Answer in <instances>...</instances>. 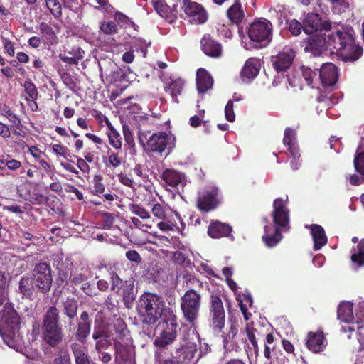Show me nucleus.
I'll return each mask as SVG.
<instances>
[{
	"instance_id": "1",
	"label": "nucleus",
	"mask_w": 364,
	"mask_h": 364,
	"mask_svg": "<svg viewBox=\"0 0 364 364\" xmlns=\"http://www.w3.org/2000/svg\"><path fill=\"white\" fill-rule=\"evenodd\" d=\"M186 287L188 289L181 300V309L184 320L194 326L199 316L201 306V295L193 288H202L203 283L194 276H186Z\"/></svg>"
},
{
	"instance_id": "2",
	"label": "nucleus",
	"mask_w": 364,
	"mask_h": 364,
	"mask_svg": "<svg viewBox=\"0 0 364 364\" xmlns=\"http://www.w3.org/2000/svg\"><path fill=\"white\" fill-rule=\"evenodd\" d=\"M137 312L143 324L151 326L163 317L164 302L162 298L156 294L145 292L137 303Z\"/></svg>"
},
{
	"instance_id": "3",
	"label": "nucleus",
	"mask_w": 364,
	"mask_h": 364,
	"mask_svg": "<svg viewBox=\"0 0 364 364\" xmlns=\"http://www.w3.org/2000/svg\"><path fill=\"white\" fill-rule=\"evenodd\" d=\"M20 317L10 306L6 304L0 319V335L4 343L15 348L19 339Z\"/></svg>"
},
{
	"instance_id": "4",
	"label": "nucleus",
	"mask_w": 364,
	"mask_h": 364,
	"mask_svg": "<svg viewBox=\"0 0 364 364\" xmlns=\"http://www.w3.org/2000/svg\"><path fill=\"white\" fill-rule=\"evenodd\" d=\"M59 311L50 306L43 318L42 334L43 341L50 347L58 346L63 338V329L59 325Z\"/></svg>"
},
{
	"instance_id": "5",
	"label": "nucleus",
	"mask_w": 364,
	"mask_h": 364,
	"mask_svg": "<svg viewBox=\"0 0 364 364\" xmlns=\"http://www.w3.org/2000/svg\"><path fill=\"white\" fill-rule=\"evenodd\" d=\"M247 32L253 48H265L272 40L273 25L267 18H257L250 24Z\"/></svg>"
},
{
	"instance_id": "6",
	"label": "nucleus",
	"mask_w": 364,
	"mask_h": 364,
	"mask_svg": "<svg viewBox=\"0 0 364 364\" xmlns=\"http://www.w3.org/2000/svg\"><path fill=\"white\" fill-rule=\"evenodd\" d=\"M208 321L209 327L214 333L223 331L225 323V311L221 294L219 292H213L208 300Z\"/></svg>"
},
{
	"instance_id": "7",
	"label": "nucleus",
	"mask_w": 364,
	"mask_h": 364,
	"mask_svg": "<svg viewBox=\"0 0 364 364\" xmlns=\"http://www.w3.org/2000/svg\"><path fill=\"white\" fill-rule=\"evenodd\" d=\"M146 139V136L143 132H139V141L147 154H162L166 149H171L174 146L172 136L164 132L153 134L147 139L146 143H145Z\"/></svg>"
},
{
	"instance_id": "8",
	"label": "nucleus",
	"mask_w": 364,
	"mask_h": 364,
	"mask_svg": "<svg viewBox=\"0 0 364 364\" xmlns=\"http://www.w3.org/2000/svg\"><path fill=\"white\" fill-rule=\"evenodd\" d=\"M51 272L50 264L45 262L36 264L32 272L35 287L43 294H48L51 289L53 282Z\"/></svg>"
},
{
	"instance_id": "9",
	"label": "nucleus",
	"mask_w": 364,
	"mask_h": 364,
	"mask_svg": "<svg viewBox=\"0 0 364 364\" xmlns=\"http://www.w3.org/2000/svg\"><path fill=\"white\" fill-rule=\"evenodd\" d=\"M351 34H355L353 28L348 26H342L340 29L336 31H325L324 36L326 41L328 50H331V54L336 55L344 45L349 40Z\"/></svg>"
},
{
	"instance_id": "10",
	"label": "nucleus",
	"mask_w": 364,
	"mask_h": 364,
	"mask_svg": "<svg viewBox=\"0 0 364 364\" xmlns=\"http://www.w3.org/2000/svg\"><path fill=\"white\" fill-rule=\"evenodd\" d=\"M181 9L191 24H204L208 19V13L205 8L201 4L192 0H182Z\"/></svg>"
},
{
	"instance_id": "11",
	"label": "nucleus",
	"mask_w": 364,
	"mask_h": 364,
	"mask_svg": "<svg viewBox=\"0 0 364 364\" xmlns=\"http://www.w3.org/2000/svg\"><path fill=\"white\" fill-rule=\"evenodd\" d=\"M196 203L198 209L201 212L208 213L215 209L220 204L218 188L215 186H208L199 191Z\"/></svg>"
},
{
	"instance_id": "12",
	"label": "nucleus",
	"mask_w": 364,
	"mask_h": 364,
	"mask_svg": "<svg viewBox=\"0 0 364 364\" xmlns=\"http://www.w3.org/2000/svg\"><path fill=\"white\" fill-rule=\"evenodd\" d=\"M363 54V47L356 43L355 34H351L348 42L344 43L336 56L345 63H353L358 60Z\"/></svg>"
},
{
	"instance_id": "13",
	"label": "nucleus",
	"mask_w": 364,
	"mask_h": 364,
	"mask_svg": "<svg viewBox=\"0 0 364 364\" xmlns=\"http://www.w3.org/2000/svg\"><path fill=\"white\" fill-rule=\"evenodd\" d=\"M113 345L116 364H136V351L133 343L117 342Z\"/></svg>"
},
{
	"instance_id": "14",
	"label": "nucleus",
	"mask_w": 364,
	"mask_h": 364,
	"mask_svg": "<svg viewBox=\"0 0 364 364\" xmlns=\"http://www.w3.org/2000/svg\"><path fill=\"white\" fill-rule=\"evenodd\" d=\"M286 200L281 198H276L273 202L272 218L275 227L285 228L289 223V210L287 207Z\"/></svg>"
},
{
	"instance_id": "15",
	"label": "nucleus",
	"mask_w": 364,
	"mask_h": 364,
	"mask_svg": "<svg viewBox=\"0 0 364 364\" xmlns=\"http://www.w3.org/2000/svg\"><path fill=\"white\" fill-rule=\"evenodd\" d=\"M331 28H332L331 23L329 21L322 22L321 16L317 14H308L303 21V30L306 33L330 31Z\"/></svg>"
},
{
	"instance_id": "16",
	"label": "nucleus",
	"mask_w": 364,
	"mask_h": 364,
	"mask_svg": "<svg viewBox=\"0 0 364 364\" xmlns=\"http://www.w3.org/2000/svg\"><path fill=\"white\" fill-rule=\"evenodd\" d=\"M203 53L212 58H220L223 55V45L210 34L205 33L200 41Z\"/></svg>"
},
{
	"instance_id": "17",
	"label": "nucleus",
	"mask_w": 364,
	"mask_h": 364,
	"mask_svg": "<svg viewBox=\"0 0 364 364\" xmlns=\"http://www.w3.org/2000/svg\"><path fill=\"white\" fill-rule=\"evenodd\" d=\"M301 46L306 53H311L315 56L320 55L328 50L324 33L304 39L301 42Z\"/></svg>"
},
{
	"instance_id": "18",
	"label": "nucleus",
	"mask_w": 364,
	"mask_h": 364,
	"mask_svg": "<svg viewBox=\"0 0 364 364\" xmlns=\"http://www.w3.org/2000/svg\"><path fill=\"white\" fill-rule=\"evenodd\" d=\"M318 78L324 88L334 87L338 79V68L331 63L323 64L318 69Z\"/></svg>"
},
{
	"instance_id": "19",
	"label": "nucleus",
	"mask_w": 364,
	"mask_h": 364,
	"mask_svg": "<svg viewBox=\"0 0 364 364\" xmlns=\"http://www.w3.org/2000/svg\"><path fill=\"white\" fill-rule=\"evenodd\" d=\"M296 56V52L290 48H285L279 52L276 56H272V63L273 68L277 72H284L287 70Z\"/></svg>"
},
{
	"instance_id": "20",
	"label": "nucleus",
	"mask_w": 364,
	"mask_h": 364,
	"mask_svg": "<svg viewBox=\"0 0 364 364\" xmlns=\"http://www.w3.org/2000/svg\"><path fill=\"white\" fill-rule=\"evenodd\" d=\"M112 327L114 332L115 337L113 339V344L117 342L121 343H133L130 331L128 329L126 322L120 317L114 318Z\"/></svg>"
},
{
	"instance_id": "21",
	"label": "nucleus",
	"mask_w": 364,
	"mask_h": 364,
	"mask_svg": "<svg viewBox=\"0 0 364 364\" xmlns=\"http://www.w3.org/2000/svg\"><path fill=\"white\" fill-rule=\"evenodd\" d=\"M324 340L323 331L318 330L316 332H309L307 334L305 344L309 350L318 353L323 351L326 347Z\"/></svg>"
},
{
	"instance_id": "22",
	"label": "nucleus",
	"mask_w": 364,
	"mask_h": 364,
	"mask_svg": "<svg viewBox=\"0 0 364 364\" xmlns=\"http://www.w3.org/2000/svg\"><path fill=\"white\" fill-rule=\"evenodd\" d=\"M226 13L231 23L236 25L237 27H240L246 18L240 0H235L233 4L228 9Z\"/></svg>"
},
{
	"instance_id": "23",
	"label": "nucleus",
	"mask_w": 364,
	"mask_h": 364,
	"mask_svg": "<svg viewBox=\"0 0 364 364\" xmlns=\"http://www.w3.org/2000/svg\"><path fill=\"white\" fill-rule=\"evenodd\" d=\"M232 230V227L225 223L212 220L208 226V235L212 238L228 237Z\"/></svg>"
},
{
	"instance_id": "24",
	"label": "nucleus",
	"mask_w": 364,
	"mask_h": 364,
	"mask_svg": "<svg viewBox=\"0 0 364 364\" xmlns=\"http://www.w3.org/2000/svg\"><path fill=\"white\" fill-rule=\"evenodd\" d=\"M259 71V63L255 58H249L246 60L241 72L240 76L243 82H247L255 78Z\"/></svg>"
},
{
	"instance_id": "25",
	"label": "nucleus",
	"mask_w": 364,
	"mask_h": 364,
	"mask_svg": "<svg viewBox=\"0 0 364 364\" xmlns=\"http://www.w3.org/2000/svg\"><path fill=\"white\" fill-rule=\"evenodd\" d=\"M264 230L262 241L268 247L276 246L282 240V233L278 227L265 225Z\"/></svg>"
},
{
	"instance_id": "26",
	"label": "nucleus",
	"mask_w": 364,
	"mask_h": 364,
	"mask_svg": "<svg viewBox=\"0 0 364 364\" xmlns=\"http://www.w3.org/2000/svg\"><path fill=\"white\" fill-rule=\"evenodd\" d=\"M306 228H309L311 231L314 250H319L326 245L328 239L322 226L312 224L306 226Z\"/></svg>"
},
{
	"instance_id": "27",
	"label": "nucleus",
	"mask_w": 364,
	"mask_h": 364,
	"mask_svg": "<svg viewBox=\"0 0 364 364\" xmlns=\"http://www.w3.org/2000/svg\"><path fill=\"white\" fill-rule=\"evenodd\" d=\"M213 84L211 75L204 69L200 68L196 73V86L198 92L205 93L210 89Z\"/></svg>"
},
{
	"instance_id": "28",
	"label": "nucleus",
	"mask_w": 364,
	"mask_h": 364,
	"mask_svg": "<svg viewBox=\"0 0 364 364\" xmlns=\"http://www.w3.org/2000/svg\"><path fill=\"white\" fill-rule=\"evenodd\" d=\"M159 324L162 326L163 331L178 333L177 316L170 309L165 310L161 322Z\"/></svg>"
},
{
	"instance_id": "29",
	"label": "nucleus",
	"mask_w": 364,
	"mask_h": 364,
	"mask_svg": "<svg viewBox=\"0 0 364 364\" xmlns=\"http://www.w3.org/2000/svg\"><path fill=\"white\" fill-rule=\"evenodd\" d=\"M154 356V364H182V361L169 353L168 348L156 349Z\"/></svg>"
},
{
	"instance_id": "30",
	"label": "nucleus",
	"mask_w": 364,
	"mask_h": 364,
	"mask_svg": "<svg viewBox=\"0 0 364 364\" xmlns=\"http://www.w3.org/2000/svg\"><path fill=\"white\" fill-rule=\"evenodd\" d=\"M35 288L34 282L31 277L25 275L21 278L18 282V290L23 297L32 300Z\"/></svg>"
},
{
	"instance_id": "31",
	"label": "nucleus",
	"mask_w": 364,
	"mask_h": 364,
	"mask_svg": "<svg viewBox=\"0 0 364 364\" xmlns=\"http://www.w3.org/2000/svg\"><path fill=\"white\" fill-rule=\"evenodd\" d=\"M185 176L183 173L174 169L168 168L164 171L161 175L162 180L171 187H176L182 182Z\"/></svg>"
},
{
	"instance_id": "32",
	"label": "nucleus",
	"mask_w": 364,
	"mask_h": 364,
	"mask_svg": "<svg viewBox=\"0 0 364 364\" xmlns=\"http://www.w3.org/2000/svg\"><path fill=\"white\" fill-rule=\"evenodd\" d=\"M338 318L350 324L354 320L353 305L348 302L341 303L337 310Z\"/></svg>"
},
{
	"instance_id": "33",
	"label": "nucleus",
	"mask_w": 364,
	"mask_h": 364,
	"mask_svg": "<svg viewBox=\"0 0 364 364\" xmlns=\"http://www.w3.org/2000/svg\"><path fill=\"white\" fill-rule=\"evenodd\" d=\"M120 290L124 306L127 308H130L136 298L134 284L125 282Z\"/></svg>"
},
{
	"instance_id": "34",
	"label": "nucleus",
	"mask_w": 364,
	"mask_h": 364,
	"mask_svg": "<svg viewBox=\"0 0 364 364\" xmlns=\"http://www.w3.org/2000/svg\"><path fill=\"white\" fill-rule=\"evenodd\" d=\"M177 335V332L161 331L159 336L154 340V345L157 348H167V346L172 344L176 339Z\"/></svg>"
},
{
	"instance_id": "35",
	"label": "nucleus",
	"mask_w": 364,
	"mask_h": 364,
	"mask_svg": "<svg viewBox=\"0 0 364 364\" xmlns=\"http://www.w3.org/2000/svg\"><path fill=\"white\" fill-rule=\"evenodd\" d=\"M71 350L74 355L76 364H91L86 349L77 343L71 344Z\"/></svg>"
},
{
	"instance_id": "36",
	"label": "nucleus",
	"mask_w": 364,
	"mask_h": 364,
	"mask_svg": "<svg viewBox=\"0 0 364 364\" xmlns=\"http://www.w3.org/2000/svg\"><path fill=\"white\" fill-rule=\"evenodd\" d=\"M184 86V81L181 78L172 80L171 82L164 87V90L168 92L173 101L178 102V96L182 92Z\"/></svg>"
},
{
	"instance_id": "37",
	"label": "nucleus",
	"mask_w": 364,
	"mask_h": 364,
	"mask_svg": "<svg viewBox=\"0 0 364 364\" xmlns=\"http://www.w3.org/2000/svg\"><path fill=\"white\" fill-rule=\"evenodd\" d=\"M111 333L109 325L104 321H95L92 338L93 340L110 338Z\"/></svg>"
},
{
	"instance_id": "38",
	"label": "nucleus",
	"mask_w": 364,
	"mask_h": 364,
	"mask_svg": "<svg viewBox=\"0 0 364 364\" xmlns=\"http://www.w3.org/2000/svg\"><path fill=\"white\" fill-rule=\"evenodd\" d=\"M23 88L25 92L28 95L26 97L27 102H33L35 105V109L33 108V111H37L38 107L36 100L38 97V92L36 85L30 80H26L23 84Z\"/></svg>"
},
{
	"instance_id": "39",
	"label": "nucleus",
	"mask_w": 364,
	"mask_h": 364,
	"mask_svg": "<svg viewBox=\"0 0 364 364\" xmlns=\"http://www.w3.org/2000/svg\"><path fill=\"white\" fill-rule=\"evenodd\" d=\"M63 314L70 320L73 321L77 316L78 304L77 300L74 297H67L63 301Z\"/></svg>"
},
{
	"instance_id": "40",
	"label": "nucleus",
	"mask_w": 364,
	"mask_h": 364,
	"mask_svg": "<svg viewBox=\"0 0 364 364\" xmlns=\"http://www.w3.org/2000/svg\"><path fill=\"white\" fill-rule=\"evenodd\" d=\"M106 124L109 129L107 136L109 144L117 150L122 148V138L119 133L114 129L112 123L107 119Z\"/></svg>"
},
{
	"instance_id": "41",
	"label": "nucleus",
	"mask_w": 364,
	"mask_h": 364,
	"mask_svg": "<svg viewBox=\"0 0 364 364\" xmlns=\"http://www.w3.org/2000/svg\"><path fill=\"white\" fill-rule=\"evenodd\" d=\"M302 77L308 85L314 87V84L319 82L318 69L312 70L311 68L302 65L300 68Z\"/></svg>"
},
{
	"instance_id": "42",
	"label": "nucleus",
	"mask_w": 364,
	"mask_h": 364,
	"mask_svg": "<svg viewBox=\"0 0 364 364\" xmlns=\"http://www.w3.org/2000/svg\"><path fill=\"white\" fill-rule=\"evenodd\" d=\"M39 31L42 37L46 38L51 45L58 43V37L53 28L46 22L39 24Z\"/></svg>"
},
{
	"instance_id": "43",
	"label": "nucleus",
	"mask_w": 364,
	"mask_h": 364,
	"mask_svg": "<svg viewBox=\"0 0 364 364\" xmlns=\"http://www.w3.org/2000/svg\"><path fill=\"white\" fill-rule=\"evenodd\" d=\"M63 264H57L58 277L55 283L58 287H65L68 284V281H70L71 272L70 269L62 268Z\"/></svg>"
},
{
	"instance_id": "44",
	"label": "nucleus",
	"mask_w": 364,
	"mask_h": 364,
	"mask_svg": "<svg viewBox=\"0 0 364 364\" xmlns=\"http://www.w3.org/2000/svg\"><path fill=\"white\" fill-rule=\"evenodd\" d=\"M155 11L164 18L171 16V9L164 0H151Z\"/></svg>"
},
{
	"instance_id": "45",
	"label": "nucleus",
	"mask_w": 364,
	"mask_h": 364,
	"mask_svg": "<svg viewBox=\"0 0 364 364\" xmlns=\"http://www.w3.org/2000/svg\"><path fill=\"white\" fill-rule=\"evenodd\" d=\"M91 331V326L86 323H77V331L75 333L76 339L81 343L87 341Z\"/></svg>"
},
{
	"instance_id": "46",
	"label": "nucleus",
	"mask_w": 364,
	"mask_h": 364,
	"mask_svg": "<svg viewBox=\"0 0 364 364\" xmlns=\"http://www.w3.org/2000/svg\"><path fill=\"white\" fill-rule=\"evenodd\" d=\"M47 9L55 19L62 16V6L59 0H46Z\"/></svg>"
},
{
	"instance_id": "47",
	"label": "nucleus",
	"mask_w": 364,
	"mask_h": 364,
	"mask_svg": "<svg viewBox=\"0 0 364 364\" xmlns=\"http://www.w3.org/2000/svg\"><path fill=\"white\" fill-rule=\"evenodd\" d=\"M0 110L2 112V114L6 117L12 123L13 126L16 127L17 129H20V127H21L20 119L7 105H4L1 107H0Z\"/></svg>"
},
{
	"instance_id": "48",
	"label": "nucleus",
	"mask_w": 364,
	"mask_h": 364,
	"mask_svg": "<svg viewBox=\"0 0 364 364\" xmlns=\"http://www.w3.org/2000/svg\"><path fill=\"white\" fill-rule=\"evenodd\" d=\"M245 333L247 335V337L248 338L250 343L252 344L255 353L256 355L258 354L259 352V346L257 344V341L256 340L255 332L256 331V329L253 327V323H247L245 326Z\"/></svg>"
},
{
	"instance_id": "49",
	"label": "nucleus",
	"mask_w": 364,
	"mask_h": 364,
	"mask_svg": "<svg viewBox=\"0 0 364 364\" xmlns=\"http://www.w3.org/2000/svg\"><path fill=\"white\" fill-rule=\"evenodd\" d=\"M100 30L106 35H112L118 33L115 21H102L100 24Z\"/></svg>"
},
{
	"instance_id": "50",
	"label": "nucleus",
	"mask_w": 364,
	"mask_h": 364,
	"mask_svg": "<svg viewBox=\"0 0 364 364\" xmlns=\"http://www.w3.org/2000/svg\"><path fill=\"white\" fill-rule=\"evenodd\" d=\"M102 176L101 175H95L93 177L92 186L91 187V193L94 195H99L102 193L105 187L104 183H102Z\"/></svg>"
},
{
	"instance_id": "51",
	"label": "nucleus",
	"mask_w": 364,
	"mask_h": 364,
	"mask_svg": "<svg viewBox=\"0 0 364 364\" xmlns=\"http://www.w3.org/2000/svg\"><path fill=\"white\" fill-rule=\"evenodd\" d=\"M114 18L116 23L121 28H127L134 25L130 18L120 11L115 12Z\"/></svg>"
},
{
	"instance_id": "52",
	"label": "nucleus",
	"mask_w": 364,
	"mask_h": 364,
	"mask_svg": "<svg viewBox=\"0 0 364 364\" xmlns=\"http://www.w3.org/2000/svg\"><path fill=\"white\" fill-rule=\"evenodd\" d=\"M129 210L134 215L139 216L142 219H148L150 218V214L147 210H146L144 207L135 204L130 203L128 205Z\"/></svg>"
},
{
	"instance_id": "53",
	"label": "nucleus",
	"mask_w": 364,
	"mask_h": 364,
	"mask_svg": "<svg viewBox=\"0 0 364 364\" xmlns=\"http://www.w3.org/2000/svg\"><path fill=\"white\" fill-rule=\"evenodd\" d=\"M196 345H186L182 346L180 348L177 349V353L181 352V354H184L183 356L184 360H191L194 357V354L196 352Z\"/></svg>"
},
{
	"instance_id": "54",
	"label": "nucleus",
	"mask_w": 364,
	"mask_h": 364,
	"mask_svg": "<svg viewBox=\"0 0 364 364\" xmlns=\"http://www.w3.org/2000/svg\"><path fill=\"white\" fill-rule=\"evenodd\" d=\"M353 164L355 171L360 175L364 176V151L357 153L355 155Z\"/></svg>"
},
{
	"instance_id": "55",
	"label": "nucleus",
	"mask_w": 364,
	"mask_h": 364,
	"mask_svg": "<svg viewBox=\"0 0 364 364\" xmlns=\"http://www.w3.org/2000/svg\"><path fill=\"white\" fill-rule=\"evenodd\" d=\"M4 166L8 170L16 171L21 167L22 164L20 161L12 158L10 155L6 154Z\"/></svg>"
},
{
	"instance_id": "56",
	"label": "nucleus",
	"mask_w": 364,
	"mask_h": 364,
	"mask_svg": "<svg viewBox=\"0 0 364 364\" xmlns=\"http://www.w3.org/2000/svg\"><path fill=\"white\" fill-rule=\"evenodd\" d=\"M295 139L296 131L289 127L286 128L283 138L284 144L287 146L289 145L296 144Z\"/></svg>"
},
{
	"instance_id": "57",
	"label": "nucleus",
	"mask_w": 364,
	"mask_h": 364,
	"mask_svg": "<svg viewBox=\"0 0 364 364\" xmlns=\"http://www.w3.org/2000/svg\"><path fill=\"white\" fill-rule=\"evenodd\" d=\"M122 132L125 142L129 148H134L135 146V141L129 127L127 124H124L122 126Z\"/></svg>"
},
{
	"instance_id": "58",
	"label": "nucleus",
	"mask_w": 364,
	"mask_h": 364,
	"mask_svg": "<svg viewBox=\"0 0 364 364\" xmlns=\"http://www.w3.org/2000/svg\"><path fill=\"white\" fill-rule=\"evenodd\" d=\"M53 364H71L68 352L60 350L53 360Z\"/></svg>"
},
{
	"instance_id": "59",
	"label": "nucleus",
	"mask_w": 364,
	"mask_h": 364,
	"mask_svg": "<svg viewBox=\"0 0 364 364\" xmlns=\"http://www.w3.org/2000/svg\"><path fill=\"white\" fill-rule=\"evenodd\" d=\"M94 341H95V349L96 351L108 350L112 346L110 338H100Z\"/></svg>"
},
{
	"instance_id": "60",
	"label": "nucleus",
	"mask_w": 364,
	"mask_h": 364,
	"mask_svg": "<svg viewBox=\"0 0 364 364\" xmlns=\"http://www.w3.org/2000/svg\"><path fill=\"white\" fill-rule=\"evenodd\" d=\"M110 274L112 282L111 289L112 291L117 290V291L119 292L122 288V286L124 284L123 282L116 272H112Z\"/></svg>"
},
{
	"instance_id": "61",
	"label": "nucleus",
	"mask_w": 364,
	"mask_h": 364,
	"mask_svg": "<svg viewBox=\"0 0 364 364\" xmlns=\"http://www.w3.org/2000/svg\"><path fill=\"white\" fill-rule=\"evenodd\" d=\"M289 31L294 36H298L301 33V29L303 28V25L301 24L300 22L294 19L287 22Z\"/></svg>"
},
{
	"instance_id": "62",
	"label": "nucleus",
	"mask_w": 364,
	"mask_h": 364,
	"mask_svg": "<svg viewBox=\"0 0 364 364\" xmlns=\"http://www.w3.org/2000/svg\"><path fill=\"white\" fill-rule=\"evenodd\" d=\"M109 165L115 168L119 167L122 163V158L118 153L112 151L108 156Z\"/></svg>"
},
{
	"instance_id": "63",
	"label": "nucleus",
	"mask_w": 364,
	"mask_h": 364,
	"mask_svg": "<svg viewBox=\"0 0 364 364\" xmlns=\"http://www.w3.org/2000/svg\"><path fill=\"white\" fill-rule=\"evenodd\" d=\"M102 217L104 227L110 229L115 221L114 215L109 212H104L102 213Z\"/></svg>"
},
{
	"instance_id": "64",
	"label": "nucleus",
	"mask_w": 364,
	"mask_h": 364,
	"mask_svg": "<svg viewBox=\"0 0 364 364\" xmlns=\"http://www.w3.org/2000/svg\"><path fill=\"white\" fill-rule=\"evenodd\" d=\"M30 202L34 205H43L48 200V198L41 193H33L30 195Z\"/></svg>"
}]
</instances>
